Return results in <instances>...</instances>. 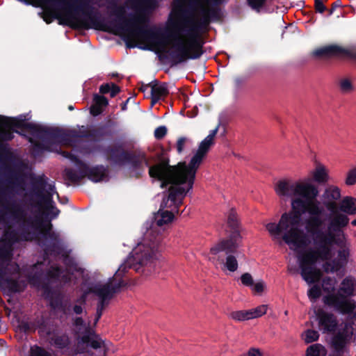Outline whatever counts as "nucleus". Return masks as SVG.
<instances>
[{
    "label": "nucleus",
    "instance_id": "f257e3e1",
    "mask_svg": "<svg viewBox=\"0 0 356 356\" xmlns=\"http://www.w3.org/2000/svg\"><path fill=\"white\" fill-rule=\"evenodd\" d=\"M81 10L87 15L94 26L101 31L117 33L118 32H129L134 33L157 47H163L162 54L159 55L161 61L170 59L171 66L177 65L189 59H198L204 53L203 41L189 38L188 46H186L181 33L185 31L177 17L170 14L163 30L154 29L141 26L139 24L142 17L130 14L127 18L126 9L124 6L118 5L115 1L111 2L108 8L111 15L115 17L108 24L102 19L100 13L95 8L85 1L81 2L76 8Z\"/></svg>",
    "mask_w": 356,
    "mask_h": 356
},
{
    "label": "nucleus",
    "instance_id": "f03ea898",
    "mask_svg": "<svg viewBox=\"0 0 356 356\" xmlns=\"http://www.w3.org/2000/svg\"><path fill=\"white\" fill-rule=\"evenodd\" d=\"M276 193L280 197H291L300 196L291 201V211L285 212L277 224L269 222L266 225V229L275 238H280L289 245L294 247V250L306 248L309 241L307 234L301 229L302 215L305 209L312 204H319L316 200L318 190L316 186L310 184L293 183L288 180H280L275 187Z\"/></svg>",
    "mask_w": 356,
    "mask_h": 356
},
{
    "label": "nucleus",
    "instance_id": "7ed1b4c3",
    "mask_svg": "<svg viewBox=\"0 0 356 356\" xmlns=\"http://www.w3.org/2000/svg\"><path fill=\"white\" fill-rule=\"evenodd\" d=\"M2 205L3 209H0V222L8 227H10V220L21 222L22 240L31 241L36 237V233L31 231V229H33L39 231L44 239L40 245L43 247L44 254L58 256L64 252V245L59 234L52 231L53 225L51 223V219H48L47 217L43 220L38 218H26L25 210L15 201H7L6 204Z\"/></svg>",
    "mask_w": 356,
    "mask_h": 356
},
{
    "label": "nucleus",
    "instance_id": "20e7f679",
    "mask_svg": "<svg viewBox=\"0 0 356 356\" xmlns=\"http://www.w3.org/2000/svg\"><path fill=\"white\" fill-rule=\"evenodd\" d=\"M213 142L205 138L200 144L188 165L180 162L176 165H170V160L159 156L157 164L150 168V175L161 182V188H165L169 183L187 184L188 190L192 189L195 179L196 172L209 152Z\"/></svg>",
    "mask_w": 356,
    "mask_h": 356
},
{
    "label": "nucleus",
    "instance_id": "39448f33",
    "mask_svg": "<svg viewBox=\"0 0 356 356\" xmlns=\"http://www.w3.org/2000/svg\"><path fill=\"white\" fill-rule=\"evenodd\" d=\"M138 247L134 250L127 260L120 265L116 271L115 276L119 280L113 284L114 277L104 284H95L90 289V291L99 298L97 305V310L103 311L108 305L109 301L118 293L120 289L127 285L122 277L127 272L128 269L133 268L136 272H140L143 266L153 259L155 255L154 249H145V247Z\"/></svg>",
    "mask_w": 356,
    "mask_h": 356
},
{
    "label": "nucleus",
    "instance_id": "423d86ee",
    "mask_svg": "<svg viewBox=\"0 0 356 356\" xmlns=\"http://www.w3.org/2000/svg\"><path fill=\"white\" fill-rule=\"evenodd\" d=\"M168 195L164 197L160 205V209L154 215V220L158 226L161 227L171 222L174 219V213L179 212V207L183 204V199L188 192L181 186L183 184L169 183Z\"/></svg>",
    "mask_w": 356,
    "mask_h": 356
},
{
    "label": "nucleus",
    "instance_id": "0eeeda50",
    "mask_svg": "<svg viewBox=\"0 0 356 356\" xmlns=\"http://www.w3.org/2000/svg\"><path fill=\"white\" fill-rule=\"evenodd\" d=\"M355 280L350 276L346 277L342 280L338 292L325 296L323 302L341 314H350L356 308V302L348 298L355 296Z\"/></svg>",
    "mask_w": 356,
    "mask_h": 356
},
{
    "label": "nucleus",
    "instance_id": "6e6552de",
    "mask_svg": "<svg viewBox=\"0 0 356 356\" xmlns=\"http://www.w3.org/2000/svg\"><path fill=\"white\" fill-rule=\"evenodd\" d=\"M332 254L329 250L309 248L298 255L300 274L302 279L312 284L317 282L321 276L320 270L315 267L318 261L330 260Z\"/></svg>",
    "mask_w": 356,
    "mask_h": 356
},
{
    "label": "nucleus",
    "instance_id": "1a4fd4ad",
    "mask_svg": "<svg viewBox=\"0 0 356 356\" xmlns=\"http://www.w3.org/2000/svg\"><path fill=\"white\" fill-rule=\"evenodd\" d=\"M309 216L305 220V229L312 236L314 248L315 249L329 250L327 248V236H331L330 233L323 231L321 227L325 225V220L322 218L324 208L319 204H312L305 209Z\"/></svg>",
    "mask_w": 356,
    "mask_h": 356
},
{
    "label": "nucleus",
    "instance_id": "9d476101",
    "mask_svg": "<svg viewBox=\"0 0 356 356\" xmlns=\"http://www.w3.org/2000/svg\"><path fill=\"white\" fill-rule=\"evenodd\" d=\"M227 224L230 232L226 238L220 240L210 249V253L218 254L220 252L235 253L241 240V223L238 213L234 208H232L227 215Z\"/></svg>",
    "mask_w": 356,
    "mask_h": 356
},
{
    "label": "nucleus",
    "instance_id": "9b49d317",
    "mask_svg": "<svg viewBox=\"0 0 356 356\" xmlns=\"http://www.w3.org/2000/svg\"><path fill=\"white\" fill-rule=\"evenodd\" d=\"M178 19L181 23V26L185 29V32L188 38L197 41L201 40V35L207 30V28L212 20H218L220 19L219 7H209L207 9L202 8L201 10V17L197 20L184 19H181L177 15H172Z\"/></svg>",
    "mask_w": 356,
    "mask_h": 356
},
{
    "label": "nucleus",
    "instance_id": "f8f14e48",
    "mask_svg": "<svg viewBox=\"0 0 356 356\" xmlns=\"http://www.w3.org/2000/svg\"><path fill=\"white\" fill-rule=\"evenodd\" d=\"M42 289L43 296L49 300V307L52 310L60 312L66 316L72 314V310L76 315L82 314L83 310L82 306L79 305L72 306L71 299L63 293L54 290L47 284L43 285Z\"/></svg>",
    "mask_w": 356,
    "mask_h": 356
},
{
    "label": "nucleus",
    "instance_id": "ddd939ff",
    "mask_svg": "<svg viewBox=\"0 0 356 356\" xmlns=\"http://www.w3.org/2000/svg\"><path fill=\"white\" fill-rule=\"evenodd\" d=\"M64 174L65 179L74 184L80 182L85 177L93 182H99L108 177V167L103 165L90 167L83 163L78 173L72 168H65Z\"/></svg>",
    "mask_w": 356,
    "mask_h": 356
},
{
    "label": "nucleus",
    "instance_id": "4468645a",
    "mask_svg": "<svg viewBox=\"0 0 356 356\" xmlns=\"http://www.w3.org/2000/svg\"><path fill=\"white\" fill-rule=\"evenodd\" d=\"M330 211L327 216V233H330L331 236H327V248H329V252H332V246L336 243V236L340 235L343 232V229L349 223L350 218L347 215L338 211V209Z\"/></svg>",
    "mask_w": 356,
    "mask_h": 356
},
{
    "label": "nucleus",
    "instance_id": "2eb2a0df",
    "mask_svg": "<svg viewBox=\"0 0 356 356\" xmlns=\"http://www.w3.org/2000/svg\"><path fill=\"white\" fill-rule=\"evenodd\" d=\"M6 238L0 240V280L6 275V270L13 257V244L19 241L15 230L6 231Z\"/></svg>",
    "mask_w": 356,
    "mask_h": 356
},
{
    "label": "nucleus",
    "instance_id": "dca6fc26",
    "mask_svg": "<svg viewBox=\"0 0 356 356\" xmlns=\"http://www.w3.org/2000/svg\"><path fill=\"white\" fill-rule=\"evenodd\" d=\"M35 130L33 137L40 139L49 146L56 143H67L68 134L63 129L37 124Z\"/></svg>",
    "mask_w": 356,
    "mask_h": 356
},
{
    "label": "nucleus",
    "instance_id": "f3484780",
    "mask_svg": "<svg viewBox=\"0 0 356 356\" xmlns=\"http://www.w3.org/2000/svg\"><path fill=\"white\" fill-rule=\"evenodd\" d=\"M73 325L78 329V333L80 332L82 327H85L82 336L78 339L79 346L81 343H83L97 350L102 348L104 345V341L102 340L100 337L95 333V330H92L89 325H86V323L81 317L74 318L73 319Z\"/></svg>",
    "mask_w": 356,
    "mask_h": 356
},
{
    "label": "nucleus",
    "instance_id": "a211bd4d",
    "mask_svg": "<svg viewBox=\"0 0 356 356\" xmlns=\"http://www.w3.org/2000/svg\"><path fill=\"white\" fill-rule=\"evenodd\" d=\"M130 165L133 170L136 171V177H140L142 173L145 171V168H149V175L150 177L159 180L157 178L150 175V168L156 165L157 163L150 165L146 154L141 151H135L134 152H129L124 161V165Z\"/></svg>",
    "mask_w": 356,
    "mask_h": 356
},
{
    "label": "nucleus",
    "instance_id": "6ab92c4d",
    "mask_svg": "<svg viewBox=\"0 0 356 356\" xmlns=\"http://www.w3.org/2000/svg\"><path fill=\"white\" fill-rule=\"evenodd\" d=\"M312 55L317 59H330L333 58H339L342 56H350L351 51L338 44H332L325 45L314 49Z\"/></svg>",
    "mask_w": 356,
    "mask_h": 356
},
{
    "label": "nucleus",
    "instance_id": "aec40b11",
    "mask_svg": "<svg viewBox=\"0 0 356 356\" xmlns=\"http://www.w3.org/2000/svg\"><path fill=\"white\" fill-rule=\"evenodd\" d=\"M319 330L323 333H334L338 327L337 316L332 313L327 312L322 308L314 312Z\"/></svg>",
    "mask_w": 356,
    "mask_h": 356
},
{
    "label": "nucleus",
    "instance_id": "412c9836",
    "mask_svg": "<svg viewBox=\"0 0 356 356\" xmlns=\"http://www.w3.org/2000/svg\"><path fill=\"white\" fill-rule=\"evenodd\" d=\"M102 152L106 161L112 164L122 166L124 165L129 151L125 150L121 145L116 144L104 147Z\"/></svg>",
    "mask_w": 356,
    "mask_h": 356
},
{
    "label": "nucleus",
    "instance_id": "4be33fe9",
    "mask_svg": "<svg viewBox=\"0 0 356 356\" xmlns=\"http://www.w3.org/2000/svg\"><path fill=\"white\" fill-rule=\"evenodd\" d=\"M113 136V131L108 124H100L86 128V138L93 142L106 140Z\"/></svg>",
    "mask_w": 356,
    "mask_h": 356
},
{
    "label": "nucleus",
    "instance_id": "5701e85b",
    "mask_svg": "<svg viewBox=\"0 0 356 356\" xmlns=\"http://www.w3.org/2000/svg\"><path fill=\"white\" fill-rule=\"evenodd\" d=\"M322 197L323 206L327 211H333L332 210L338 209L337 201L341 198V190L336 186L330 185L325 189Z\"/></svg>",
    "mask_w": 356,
    "mask_h": 356
},
{
    "label": "nucleus",
    "instance_id": "b1692460",
    "mask_svg": "<svg viewBox=\"0 0 356 356\" xmlns=\"http://www.w3.org/2000/svg\"><path fill=\"white\" fill-rule=\"evenodd\" d=\"M0 127H5L8 128L17 127L22 129L29 132L33 136H34L35 131H36L37 124L32 122H25L23 120H17L0 115Z\"/></svg>",
    "mask_w": 356,
    "mask_h": 356
},
{
    "label": "nucleus",
    "instance_id": "393cba45",
    "mask_svg": "<svg viewBox=\"0 0 356 356\" xmlns=\"http://www.w3.org/2000/svg\"><path fill=\"white\" fill-rule=\"evenodd\" d=\"M48 178L44 175L33 176L31 177V188L28 193L29 198L33 196L37 198L44 193L47 186Z\"/></svg>",
    "mask_w": 356,
    "mask_h": 356
},
{
    "label": "nucleus",
    "instance_id": "a878e982",
    "mask_svg": "<svg viewBox=\"0 0 356 356\" xmlns=\"http://www.w3.org/2000/svg\"><path fill=\"white\" fill-rule=\"evenodd\" d=\"M221 252H222L216 255L211 254L213 256L211 257L209 259L213 261L217 260L220 264H225V266L230 272L236 271L238 266L236 257L232 255L233 253H228L225 262L224 257L220 255ZM225 254H227L226 252Z\"/></svg>",
    "mask_w": 356,
    "mask_h": 356
},
{
    "label": "nucleus",
    "instance_id": "bb28decb",
    "mask_svg": "<svg viewBox=\"0 0 356 356\" xmlns=\"http://www.w3.org/2000/svg\"><path fill=\"white\" fill-rule=\"evenodd\" d=\"M338 211L347 216L355 215L356 199L350 196L344 197L338 204Z\"/></svg>",
    "mask_w": 356,
    "mask_h": 356
},
{
    "label": "nucleus",
    "instance_id": "cd10ccee",
    "mask_svg": "<svg viewBox=\"0 0 356 356\" xmlns=\"http://www.w3.org/2000/svg\"><path fill=\"white\" fill-rule=\"evenodd\" d=\"M37 199V201H35L33 197L29 198L30 205L38 207H41L44 205L46 209L54 208L55 204L53 200V196L50 193H44Z\"/></svg>",
    "mask_w": 356,
    "mask_h": 356
},
{
    "label": "nucleus",
    "instance_id": "c85d7f7f",
    "mask_svg": "<svg viewBox=\"0 0 356 356\" xmlns=\"http://www.w3.org/2000/svg\"><path fill=\"white\" fill-rule=\"evenodd\" d=\"M0 286L7 289L12 293L21 292L24 287V286H22L17 280L11 277H5V275L0 280Z\"/></svg>",
    "mask_w": 356,
    "mask_h": 356
},
{
    "label": "nucleus",
    "instance_id": "c756f323",
    "mask_svg": "<svg viewBox=\"0 0 356 356\" xmlns=\"http://www.w3.org/2000/svg\"><path fill=\"white\" fill-rule=\"evenodd\" d=\"M35 325L38 329V332L42 335L49 336L54 330L51 320L44 316L37 317L35 320Z\"/></svg>",
    "mask_w": 356,
    "mask_h": 356
},
{
    "label": "nucleus",
    "instance_id": "7c9ffc66",
    "mask_svg": "<svg viewBox=\"0 0 356 356\" xmlns=\"http://www.w3.org/2000/svg\"><path fill=\"white\" fill-rule=\"evenodd\" d=\"M313 179L318 184H325L328 181L329 176L325 168L322 165L316 166L313 172Z\"/></svg>",
    "mask_w": 356,
    "mask_h": 356
},
{
    "label": "nucleus",
    "instance_id": "2f4dec72",
    "mask_svg": "<svg viewBox=\"0 0 356 356\" xmlns=\"http://www.w3.org/2000/svg\"><path fill=\"white\" fill-rule=\"evenodd\" d=\"M52 344L58 349H64L70 345V339L67 334L54 335L51 339Z\"/></svg>",
    "mask_w": 356,
    "mask_h": 356
},
{
    "label": "nucleus",
    "instance_id": "473e14b6",
    "mask_svg": "<svg viewBox=\"0 0 356 356\" xmlns=\"http://www.w3.org/2000/svg\"><path fill=\"white\" fill-rule=\"evenodd\" d=\"M169 94L168 83L166 82H159L156 87L154 86L151 90V95H154L159 98L165 97Z\"/></svg>",
    "mask_w": 356,
    "mask_h": 356
},
{
    "label": "nucleus",
    "instance_id": "72a5a7b5",
    "mask_svg": "<svg viewBox=\"0 0 356 356\" xmlns=\"http://www.w3.org/2000/svg\"><path fill=\"white\" fill-rule=\"evenodd\" d=\"M326 353V349L323 345L315 343L307 348L306 356H325Z\"/></svg>",
    "mask_w": 356,
    "mask_h": 356
},
{
    "label": "nucleus",
    "instance_id": "f704fd0d",
    "mask_svg": "<svg viewBox=\"0 0 356 356\" xmlns=\"http://www.w3.org/2000/svg\"><path fill=\"white\" fill-rule=\"evenodd\" d=\"M346 343V336L343 333H338L332 339V345L337 352L343 351Z\"/></svg>",
    "mask_w": 356,
    "mask_h": 356
},
{
    "label": "nucleus",
    "instance_id": "c9c22d12",
    "mask_svg": "<svg viewBox=\"0 0 356 356\" xmlns=\"http://www.w3.org/2000/svg\"><path fill=\"white\" fill-rule=\"evenodd\" d=\"M29 142L33 144V154L35 156L40 155L44 151L49 150V146L44 142H34L32 138L29 139Z\"/></svg>",
    "mask_w": 356,
    "mask_h": 356
},
{
    "label": "nucleus",
    "instance_id": "e433bc0d",
    "mask_svg": "<svg viewBox=\"0 0 356 356\" xmlns=\"http://www.w3.org/2000/svg\"><path fill=\"white\" fill-rule=\"evenodd\" d=\"M249 314L248 310H239L231 312L229 317L237 321H243L250 319Z\"/></svg>",
    "mask_w": 356,
    "mask_h": 356
},
{
    "label": "nucleus",
    "instance_id": "4c0bfd02",
    "mask_svg": "<svg viewBox=\"0 0 356 356\" xmlns=\"http://www.w3.org/2000/svg\"><path fill=\"white\" fill-rule=\"evenodd\" d=\"M266 312L267 306L266 305H261L257 307L256 308L248 310L250 319L259 318L265 314Z\"/></svg>",
    "mask_w": 356,
    "mask_h": 356
},
{
    "label": "nucleus",
    "instance_id": "58836bf2",
    "mask_svg": "<svg viewBox=\"0 0 356 356\" xmlns=\"http://www.w3.org/2000/svg\"><path fill=\"white\" fill-rule=\"evenodd\" d=\"M68 134L67 138V142L70 141V138H86V128L84 126H82L81 128L77 130H70L66 131Z\"/></svg>",
    "mask_w": 356,
    "mask_h": 356
},
{
    "label": "nucleus",
    "instance_id": "ea45409f",
    "mask_svg": "<svg viewBox=\"0 0 356 356\" xmlns=\"http://www.w3.org/2000/svg\"><path fill=\"white\" fill-rule=\"evenodd\" d=\"M63 273V270L60 266H51L47 272L49 278L54 280H58Z\"/></svg>",
    "mask_w": 356,
    "mask_h": 356
},
{
    "label": "nucleus",
    "instance_id": "a19ab883",
    "mask_svg": "<svg viewBox=\"0 0 356 356\" xmlns=\"http://www.w3.org/2000/svg\"><path fill=\"white\" fill-rule=\"evenodd\" d=\"M30 356H51V355L42 347L34 345L30 348Z\"/></svg>",
    "mask_w": 356,
    "mask_h": 356
},
{
    "label": "nucleus",
    "instance_id": "79ce46f5",
    "mask_svg": "<svg viewBox=\"0 0 356 356\" xmlns=\"http://www.w3.org/2000/svg\"><path fill=\"white\" fill-rule=\"evenodd\" d=\"M319 338V334L318 331L314 330H307L305 332V341L307 343H310L316 341Z\"/></svg>",
    "mask_w": 356,
    "mask_h": 356
},
{
    "label": "nucleus",
    "instance_id": "37998d69",
    "mask_svg": "<svg viewBox=\"0 0 356 356\" xmlns=\"http://www.w3.org/2000/svg\"><path fill=\"white\" fill-rule=\"evenodd\" d=\"M307 295L311 300H316L321 295L320 287L317 285H314L308 290Z\"/></svg>",
    "mask_w": 356,
    "mask_h": 356
},
{
    "label": "nucleus",
    "instance_id": "c03bdc74",
    "mask_svg": "<svg viewBox=\"0 0 356 356\" xmlns=\"http://www.w3.org/2000/svg\"><path fill=\"white\" fill-rule=\"evenodd\" d=\"M266 0H247L248 6L254 10L259 12L264 6Z\"/></svg>",
    "mask_w": 356,
    "mask_h": 356
},
{
    "label": "nucleus",
    "instance_id": "a18cd8bd",
    "mask_svg": "<svg viewBox=\"0 0 356 356\" xmlns=\"http://www.w3.org/2000/svg\"><path fill=\"white\" fill-rule=\"evenodd\" d=\"M62 155L65 158L70 159L72 161L74 162L78 170L81 168L82 164L84 163L80 159H79L76 155L72 154L71 152L63 151L62 152Z\"/></svg>",
    "mask_w": 356,
    "mask_h": 356
},
{
    "label": "nucleus",
    "instance_id": "49530a36",
    "mask_svg": "<svg viewBox=\"0 0 356 356\" xmlns=\"http://www.w3.org/2000/svg\"><path fill=\"white\" fill-rule=\"evenodd\" d=\"M345 183L347 186H353L356 184V168L348 172Z\"/></svg>",
    "mask_w": 356,
    "mask_h": 356
},
{
    "label": "nucleus",
    "instance_id": "de8ad7c7",
    "mask_svg": "<svg viewBox=\"0 0 356 356\" xmlns=\"http://www.w3.org/2000/svg\"><path fill=\"white\" fill-rule=\"evenodd\" d=\"M92 100L95 104L102 108L106 106L108 104V99L104 96L98 94H94Z\"/></svg>",
    "mask_w": 356,
    "mask_h": 356
},
{
    "label": "nucleus",
    "instance_id": "09e8293b",
    "mask_svg": "<svg viewBox=\"0 0 356 356\" xmlns=\"http://www.w3.org/2000/svg\"><path fill=\"white\" fill-rule=\"evenodd\" d=\"M10 130H2L0 132V138L3 140H11L14 138L13 132L15 131L17 134H21V133L17 130H13L12 128H10Z\"/></svg>",
    "mask_w": 356,
    "mask_h": 356
},
{
    "label": "nucleus",
    "instance_id": "8fccbe9b",
    "mask_svg": "<svg viewBox=\"0 0 356 356\" xmlns=\"http://www.w3.org/2000/svg\"><path fill=\"white\" fill-rule=\"evenodd\" d=\"M340 89L343 92H348L353 90V84L348 79H343L339 82Z\"/></svg>",
    "mask_w": 356,
    "mask_h": 356
},
{
    "label": "nucleus",
    "instance_id": "3c124183",
    "mask_svg": "<svg viewBox=\"0 0 356 356\" xmlns=\"http://www.w3.org/2000/svg\"><path fill=\"white\" fill-rule=\"evenodd\" d=\"M350 255V250L347 248H343L338 251V259L341 261L343 264H346L348 262V259Z\"/></svg>",
    "mask_w": 356,
    "mask_h": 356
},
{
    "label": "nucleus",
    "instance_id": "603ef678",
    "mask_svg": "<svg viewBox=\"0 0 356 356\" xmlns=\"http://www.w3.org/2000/svg\"><path fill=\"white\" fill-rule=\"evenodd\" d=\"M242 284L245 286H252L254 280L252 275L249 273H245L241 276Z\"/></svg>",
    "mask_w": 356,
    "mask_h": 356
},
{
    "label": "nucleus",
    "instance_id": "864d4df0",
    "mask_svg": "<svg viewBox=\"0 0 356 356\" xmlns=\"http://www.w3.org/2000/svg\"><path fill=\"white\" fill-rule=\"evenodd\" d=\"M168 129L165 126H160L154 130V137L157 140L163 138L167 134Z\"/></svg>",
    "mask_w": 356,
    "mask_h": 356
},
{
    "label": "nucleus",
    "instance_id": "5fc2aeb1",
    "mask_svg": "<svg viewBox=\"0 0 356 356\" xmlns=\"http://www.w3.org/2000/svg\"><path fill=\"white\" fill-rule=\"evenodd\" d=\"M332 268H330L331 273H335L339 270L345 264L338 259H334L330 261Z\"/></svg>",
    "mask_w": 356,
    "mask_h": 356
},
{
    "label": "nucleus",
    "instance_id": "6e6d98bb",
    "mask_svg": "<svg viewBox=\"0 0 356 356\" xmlns=\"http://www.w3.org/2000/svg\"><path fill=\"white\" fill-rule=\"evenodd\" d=\"M103 112V108L95 104L94 102L90 108V113L93 116H97Z\"/></svg>",
    "mask_w": 356,
    "mask_h": 356
},
{
    "label": "nucleus",
    "instance_id": "4d7b16f0",
    "mask_svg": "<svg viewBox=\"0 0 356 356\" xmlns=\"http://www.w3.org/2000/svg\"><path fill=\"white\" fill-rule=\"evenodd\" d=\"M186 140L187 138L186 137H180L178 138L176 144V148L179 154H181L183 152Z\"/></svg>",
    "mask_w": 356,
    "mask_h": 356
},
{
    "label": "nucleus",
    "instance_id": "13d9d810",
    "mask_svg": "<svg viewBox=\"0 0 356 356\" xmlns=\"http://www.w3.org/2000/svg\"><path fill=\"white\" fill-rule=\"evenodd\" d=\"M315 1V9L316 11L319 13H323L325 10H326V7L323 4V2L322 0H314Z\"/></svg>",
    "mask_w": 356,
    "mask_h": 356
},
{
    "label": "nucleus",
    "instance_id": "bf43d9fd",
    "mask_svg": "<svg viewBox=\"0 0 356 356\" xmlns=\"http://www.w3.org/2000/svg\"><path fill=\"white\" fill-rule=\"evenodd\" d=\"M19 327L21 331L25 333L29 332L31 330L30 323L26 321H22L19 325Z\"/></svg>",
    "mask_w": 356,
    "mask_h": 356
},
{
    "label": "nucleus",
    "instance_id": "052dcab7",
    "mask_svg": "<svg viewBox=\"0 0 356 356\" xmlns=\"http://www.w3.org/2000/svg\"><path fill=\"white\" fill-rule=\"evenodd\" d=\"M120 92V88L114 83H111L110 96L111 97H115Z\"/></svg>",
    "mask_w": 356,
    "mask_h": 356
},
{
    "label": "nucleus",
    "instance_id": "680f3d73",
    "mask_svg": "<svg viewBox=\"0 0 356 356\" xmlns=\"http://www.w3.org/2000/svg\"><path fill=\"white\" fill-rule=\"evenodd\" d=\"M342 6L341 0H337L332 4L331 8L328 10V15L330 16L333 14L334 11L339 7Z\"/></svg>",
    "mask_w": 356,
    "mask_h": 356
},
{
    "label": "nucleus",
    "instance_id": "e2e57ef3",
    "mask_svg": "<svg viewBox=\"0 0 356 356\" xmlns=\"http://www.w3.org/2000/svg\"><path fill=\"white\" fill-rule=\"evenodd\" d=\"M253 290L257 293H261L264 289V283L262 281L257 282L253 284Z\"/></svg>",
    "mask_w": 356,
    "mask_h": 356
},
{
    "label": "nucleus",
    "instance_id": "0e129e2a",
    "mask_svg": "<svg viewBox=\"0 0 356 356\" xmlns=\"http://www.w3.org/2000/svg\"><path fill=\"white\" fill-rule=\"evenodd\" d=\"M14 179L15 181H9V183L12 184L13 186L19 188L20 189L24 190V187L21 184H24L23 180L19 179V178L17 176H15Z\"/></svg>",
    "mask_w": 356,
    "mask_h": 356
},
{
    "label": "nucleus",
    "instance_id": "69168bd1",
    "mask_svg": "<svg viewBox=\"0 0 356 356\" xmlns=\"http://www.w3.org/2000/svg\"><path fill=\"white\" fill-rule=\"evenodd\" d=\"M111 83H104L100 86L99 92L101 94H107L110 92Z\"/></svg>",
    "mask_w": 356,
    "mask_h": 356
},
{
    "label": "nucleus",
    "instance_id": "338daca9",
    "mask_svg": "<svg viewBox=\"0 0 356 356\" xmlns=\"http://www.w3.org/2000/svg\"><path fill=\"white\" fill-rule=\"evenodd\" d=\"M47 210L49 211V213L51 214V217L49 218L51 220L52 219L56 218L60 212V210L55 206L54 208H49Z\"/></svg>",
    "mask_w": 356,
    "mask_h": 356
},
{
    "label": "nucleus",
    "instance_id": "774afa93",
    "mask_svg": "<svg viewBox=\"0 0 356 356\" xmlns=\"http://www.w3.org/2000/svg\"><path fill=\"white\" fill-rule=\"evenodd\" d=\"M247 356H262V353L259 348H251L249 349Z\"/></svg>",
    "mask_w": 356,
    "mask_h": 356
}]
</instances>
